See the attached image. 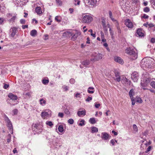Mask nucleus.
I'll return each instance as SVG.
<instances>
[{
  "label": "nucleus",
  "mask_w": 155,
  "mask_h": 155,
  "mask_svg": "<svg viewBox=\"0 0 155 155\" xmlns=\"http://www.w3.org/2000/svg\"><path fill=\"white\" fill-rule=\"evenodd\" d=\"M80 123L78 124L79 126H82L84 125L85 124L84 123L85 121L84 120H80Z\"/></svg>",
  "instance_id": "473e14b6"
},
{
  "label": "nucleus",
  "mask_w": 155,
  "mask_h": 155,
  "mask_svg": "<svg viewBox=\"0 0 155 155\" xmlns=\"http://www.w3.org/2000/svg\"><path fill=\"white\" fill-rule=\"evenodd\" d=\"M86 111L84 109L82 110H79L77 112V114L78 116L81 117L82 116H84L86 114Z\"/></svg>",
  "instance_id": "4468645a"
},
{
  "label": "nucleus",
  "mask_w": 155,
  "mask_h": 155,
  "mask_svg": "<svg viewBox=\"0 0 155 155\" xmlns=\"http://www.w3.org/2000/svg\"><path fill=\"white\" fill-rule=\"evenodd\" d=\"M92 17L89 15H85L83 16L82 22L84 23H89L92 20Z\"/></svg>",
  "instance_id": "423d86ee"
},
{
  "label": "nucleus",
  "mask_w": 155,
  "mask_h": 155,
  "mask_svg": "<svg viewBox=\"0 0 155 155\" xmlns=\"http://www.w3.org/2000/svg\"><path fill=\"white\" fill-rule=\"evenodd\" d=\"M102 22L103 27L105 28L106 27L105 21L104 20L102 21Z\"/></svg>",
  "instance_id": "680f3d73"
},
{
  "label": "nucleus",
  "mask_w": 155,
  "mask_h": 155,
  "mask_svg": "<svg viewBox=\"0 0 155 155\" xmlns=\"http://www.w3.org/2000/svg\"><path fill=\"white\" fill-rule=\"evenodd\" d=\"M33 127H34V128H35V129H34V130H36V131H38L39 132H41V130L43 128L42 123L41 122L39 124H35Z\"/></svg>",
  "instance_id": "0eeeda50"
},
{
  "label": "nucleus",
  "mask_w": 155,
  "mask_h": 155,
  "mask_svg": "<svg viewBox=\"0 0 155 155\" xmlns=\"http://www.w3.org/2000/svg\"><path fill=\"white\" fill-rule=\"evenodd\" d=\"M35 11L38 14H40L42 13V10L41 8L40 7H37L35 8Z\"/></svg>",
  "instance_id": "4be33fe9"
},
{
  "label": "nucleus",
  "mask_w": 155,
  "mask_h": 155,
  "mask_svg": "<svg viewBox=\"0 0 155 155\" xmlns=\"http://www.w3.org/2000/svg\"><path fill=\"white\" fill-rule=\"evenodd\" d=\"M18 112V110L16 109H14L12 111V112L14 115L16 114H17Z\"/></svg>",
  "instance_id": "864d4df0"
},
{
  "label": "nucleus",
  "mask_w": 155,
  "mask_h": 155,
  "mask_svg": "<svg viewBox=\"0 0 155 155\" xmlns=\"http://www.w3.org/2000/svg\"><path fill=\"white\" fill-rule=\"evenodd\" d=\"M125 24L128 28H132L133 27V24L130 20L129 19H127L125 20Z\"/></svg>",
  "instance_id": "9d476101"
},
{
  "label": "nucleus",
  "mask_w": 155,
  "mask_h": 155,
  "mask_svg": "<svg viewBox=\"0 0 155 155\" xmlns=\"http://www.w3.org/2000/svg\"><path fill=\"white\" fill-rule=\"evenodd\" d=\"M64 112L67 115H69L70 114V111L68 108H66L64 109Z\"/></svg>",
  "instance_id": "72a5a7b5"
},
{
  "label": "nucleus",
  "mask_w": 155,
  "mask_h": 155,
  "mask_svg": "<svg viewBox=\"0 0 155 155\" xmlns=\"http://www.w3.org/2000/svg\"><path fill=\"white\" fill-rule=\"evenodd\" d=\"M151 144V142L150 141H149L148 143H145V145L146 146L150 145Z\"/></svg>",
  "instance_id": "69168bd1"
},
{
  "label": "nucleus",
  "mask_w": 155,
  "mask_h": 155,
  "mask_svg": "<svg viewBox=\"0 0 155 155\" xmlns=\"http://www.w3.org/2000/svg\"><path fill=\"white\" fill-rule=\"evenodd\" d=\"M40 104L42 106H45L46 104V101L43 98H41L39 100Z\"/></svg>",
  "instance_id": "6ab92c4d"
},
{
  "label": "nucleus",
  "mask_w": 155,
  "mask_h": 155,
  "mask_svg": "<svg viewBox=\"0 0 155 155\" xmlns=\"http://www.w3.org/2000/svg\"><path fill=\"white\" fill-rule=\"evenodd\" d=\"M134 94V90L133 89H132L129 92V95L130 98L133 97V96Z\"/></svg>",
  "instance_id": "5701e85b"
},
{
  "label": "nucleus",
  "mask_w": 155,
  "mask_h": 155,
  "mask_svg": "<svg viewBox=\"0 0 155 155\" xmlns=\"http://www.w3.org/2000/svg\"><path fill=\"white\" fill-rule=\"evenodd\" d=\"M125 52L130 56V59L134 60L137 58V52L136 49H126Z\"/></svg>",
  "instance_id": "f03ea898"
},
{
  "label": "nucleus",
  "mask_w": 155,
  "mask_h": 155,
  "mask_svg": "<svg viewBox=\"0 0 155 155\" xmlns=\"http://www.w3.org/2000/svg\"><path fill=\"white\" fill-rule=\"evenodd\" d=\"M150 79L148 78H144L141 80V87L144 90L147 89L146 87L150 83Z\"/></svg>",
  "instance_id": "39448f33"
},
{
  "label": "nucleus",
  "mask_w": 155,
  "mask_h": 155,
  "mask_svg": "<svg viewBox=\"0 0 155 155\" xmlns=\"http://www.w3.org/2000/svg\"><path fill=\"white\" fill-rule=\"evenodd\" d=\"M58 129L59 132L61 133H62L64 131L63 127L62 125L59 126Z\"/></svg>",
  "instance_id": "cd10ccee"
},
{
  "label": "nucleus",
  "mask_w": 155,
  "mask_h": 155,
  "mask_svg": "<svg viewBox=\"0 0 155 155\" xmlns=\"http://www.w3.org/2000/svg\"><path fill=\"white\" fill-rule=\"evenodd\" d=\"M90 64V61L89 60H84L82 62V64L86 67L88 66Z\"/></svg>",
  "instance_id": "a211bd4d"
},
{
  "label": "nucleus",
  "mask_w": 155,
  "mask_h": 155,
  "mask_svg": "<svg viewBox=\"0 0 155 155\" xmlns=\"http://www.w3.org/2000/svg\"><path fill=\"white\" fill-rule=\"evenodd\" d=\"M89 32H90L91 33V35L93 37L95 38L96 37V35L95 34H93L92 33L93 31L92 29H90L88 31Z\"/></svg>",
  "instance_id": "79ce46f5"
},
{
  "label": "nucleus",
  "mask_w": 155,
  "mask_h": 155,
  "mask_svg": "<svg viewBox=\"0 0 155 155\" xmlns=\"http://www.w3.org/2000/svg\"><path fill=\"white\" fill-rule=\"evenodd\" d=\"M89 94H93L94 92V88L92 87H89L87 90Z\"/></svg>",
  "instance_id": "aec40b11"
},
{
  "label": "nucleus",
  "mask_w": 155,
  "mask_h": 155,
  "mask_svg": "<svg viewBox=\"0 0 155 155\" xmlns=\"http://www.w3.org/2000/svg\"><path fill=\"white\" fill-rule=\"evenodd\" d=\"M75 82V81L74 79L71 78L70 80V82L71 84H74Z\"/></svg>",
  "instance_id": "3c124183"
},
{
  "label": "nucleus",
  "mask_w": 155,
  "mask_h": 155,
  "mask_svg": "<svg viewBox=\"0 0 155 155\" xmlns=\"http://www.w3.org/2000/svg\"><path fill=\"white\" fill-rule=\"evenodd\" d=\"M136 102H137L138 103H142V101L141 99L139 97L138 98H137L136 100Z\"/></svg>",
  "instance_id": "58836bf2"
},
{
  "label": "nucleus",
  "mask_w": 155,
  "mask_h": 155,
  "mask_svg": "<svg viewBox=\"0 0 155 155\" xmlns=\"http://www.w3.org/2000/svg\"><path fill=\"white\" fill-rule=\"evenodd\" d=\"M8 96L9 98L13 100H16L17 99V96L12 93H9Z\"/></svg>",
  "instance_id": "2eb2a0df"
},
{
  "label": "nucleus",
  "mask_w": 155,
  "mask_h": 155,
  "mask_svg": "<svg viewBox=\"0 0 155 155\" xmlns=\"http://www.w3.org/2000/svg\"><path fill=\"white\" fill-rule=\"evenodd\" d=\"M143 11L145 12H148L150 11V8L148 7H146L144 8Z\"/></svg>",
  "instance_id": "e433bc0d"
},
{
  "label": "nucleus",
  "mask_w": 155,
  "mask_h": 155,
  "mask_svg": "<svg viewBox=\"0 0 155 155\" xmlns=\"http://www.w3.org/2000/svg\"><path fill=\"white\" fill-rule=\"evenodd\" d=\"M80 1L79 0H74V4L75 5H78L80 4Z\"/></svg>",
  "instance_id": "4c0bfd02"
},
{
  "label": "nucleus",
  "mask_w": 155,
  "mask_h": 155,
  "mask_svg": "<svg viewBox=\"0 0 155 155\" xmlns=\"http://www.w3.org/2000/svg\"><path fill=\"white\" fill-rule=\"evenodd\" d=\"M139 77L138 74L136 72H134L131 75V78L134 82L137 81Z\"/></svg>",
  "instance_id": "1a4fd4ad"
},
{
  "label": "nucleus",
  "mask_w": 155,
  "mask_h": 155,
  "mask_svg": "<svg viewBox=\"0 0 155 155\" xmlns=\"http://www.w3.org/2000/svg\"><path fill=\"white\" fill-rule=\"evenodd\" d=\"M80 35V34L78 33L77 34H75L72 38V39H75L78 36V35Z\"/></svg>",
  "instance_id": "a18cd8bd"
},
{
  "label": "nucleus",
  "mask_w": 155,
  "mask_h": 155,
  "mask_svg": "<svg viewBox=\"0 0 155 155\" xmlns=\"http://www.w3.org/2000/svg\"><path fill=\"white\" fill-rule=\"evenodd\" d=\"M109 16L110 18L113 17L112 12L111 11H109Z\"/></svg>",
  "instance_id": "49530a36"
},
{
  "label": "nucleus",
  "mask_w": 155,
  "mask_h": 155,
  "mask_svg": "<svg viewBox=\"0 0 155 155\" xmlns=\"http://www.w3.org/2000/svg\"><path fill=\"white\" fill-rule=\"evenodd\" d=\"M91 132L92 133H94L95 132H97L98 131V128L94 127H91Z\"/></svg>",
  "instance_id": "393cba45"
},
{
  "label": "nucleus",
  "mask_w": 155,
  "mask_h": 155,
  "mask_svg": "<svg viewBox=\"0 0 155 155\" xmlns=\"http://www.w3.org/2000/svg\"><path fill=\"white\" fill-rule=\"evenodd\" d=\"M114 60L115 62L120 64H123L124 63V61L123 59L117 56L114 57Z\"/></svg>",
  "instance_id": "9b49d317"
},
{
  "label": "nucleus",
  "mask_w": 155,
  "mask_h": 155,
  "mask_svg": "<svg viewBox=\"0 0 155 155\" xmlns=\"http://www.w3.org/2000/svg\"><path fill=\"white\" fill-rule=\"evenodd\" d=\"M75 97L76 98H81V95L80 93H77L75 95Z\"/></svg>",
  "instance_id": "8fccbe9b"
},
{
  "label": "nucleus",
  "mask_w": 155,
  "mask_h": 155,
  "mask_svg": "<svg viewBox=\"0 0 155 155\" xmlns=\"http://www.w3.org/2000/svg\"><path fill=\"white\" fill-rule=\"evenodd\" d=\"M110 136L106 132H104L101 133V139L104 140H107L110 139Z\"/></svg>",
  "instance_id": "6e6552de"
},
{
  "label": "nucleus",
  "mask_w": 155,
  "mask_h": 155,
  "mask_svg": "<svg viewBox=\"0 0 155 155\" xmlns=\"http://www.w3.org/2000/svg\"><path fill=\"white\" fill-rule=\"evenodd\" d=\"M58 16H56L55 18V20L58 22H59L61 21V20L60 19H58Z\"/></svg>",
  "instance_id": "052dcab7"
},
{
  "label": "nucleus",
  "mask_w": 155,
  "mask_h": 155,
  "mask_svg": "<svg viewBox=\"0 0 155 155\" xmlns=\"http://www.w3.org/2000/svg\"><path fill=\"white\" fill-rule=\"evenodd\" d=\"M56 2L59 5H61L62 4V2L61 0H56Z\"/></svg>",
  "instance_id": "09e8293b"
},
{
  "label": "nucleus",
  "mask_w": 155,
  "mask_h": 155,
  "mask_svg": "<svg viewBox=\"0 0 155 155\" xmlns=\"http://www.w3.org/2000/svg\"><path fill=\"white\" fill-rule=\"evenodd\" d=\"M92 99V97H88L87 98L86 100V101L89 102Z\"/></svg>",
  "instance_id": "e2e57ef3"
},
{
  "label": "nucleus",
  "mask_w": 155,
  "mask_h": 155,
  "mask_svg": "<svg viewBox=\"0 0 155 155\" xmlns=\"http://www.w3.org/2000/svg\"><path fill=\"white\" fill-rule=\"evenodd\" d=\"M9 87V85L8 84H4L3 87L4 89H6L8 87Z\"/></svg>",
  "instance_id": "bf43d9fd"
},
{
  "label": "nucleus",
  "mask_w": 155,
  "mask_h": 155,
  "mask_svg": "<svg viewBox=\"0 0 155 155\" xmlns=\"http://www.w3.org/2000/svg\"><path fill=\"white\" fill-rule=\"evenodd\" d=\"M89 122L91 124H94L96 123L95 118H91L89 120Z\"/></svg>",
  "instance_id": "a878e982"
},
{
  "label": "nucleus",
  "mask_w": 155,
  "mask_h": 155,
  "mask_svg": "<svg viewBox=\"0 0 155 155\" xmlns=\"http://www.w3.org/2000/svg\"><path fill=\"white\" fill-rule=\"evenodd\" d=\"M100 106V104H95V107L96 108H98Z\"/></svg>",
  "instance_id": "0e129e2a"
},
{
  "label": "nucleus",
  "mask_w": 155,
  "mask_h": 155,
  "mask_svg": "<svg viewBox=\"0 0 155 155\" xmlns=\"http://www.w3.org/2000/svg\"><path fill=\"white\" fill-rule=\"evenodd\" d=\"M151 86L153 88L155 89V82L151 81L150 83Z\"/></svg>",
  "instance_id": "c03bdc74"
},
{
  "label": "nucleus",
  "mask_w": 155,
  "mask_h": 155,
  "mask_svg": "<svg viewBox=\"0 0 155 155\" xmlns=\"http://www.w3.org/2000/svg\"><path fill=\"white\" fill-rule=\"evenodd\" d=\"M151 41L152 43L155 42V38H152L151 39Z\"/></svg>",
  "instance_id": "774afa93"
},
{
  "label": "nucleus",
  "mask_w": 155,
  "mask_h": 155,
  "mask_svg": "<svg viewBox=\"0 0 155 155\" xmlns=\"http://www.w3.org/2000/svg\"><path fill=\"white\" fill-rule=\"evenodd\" d=\"M150 3L152 6H155V0H150Z\"/></svg>",
  "instance_id": "5fc2aeb1"
},
{
  "label": "nucleus",
  "mask_w": 155,
  "mask_h": 155,
  "mask_svg": "<svg viewBox=\"0 0 155 155\" xmlns=\"http://www.w3.org/2000/svg\"><path fill=\"white\" fill-rule=\"evenodd\" d=\"M11 30H12V31L11 34V35L12 37H13L18 31V28L16 27H13L11 28Z\"/></svg>",
  "instance_id": "ddd939ff"
},
{
  "label": "nucleus",
  "mask_w": 155,
  "mask_h": 155,
  "mask_svg": "<svg viewBox=\"0 0 155 155\" xmlns=\"http://www.w3.org/2000/svg\"><path fill=\"white\" fill-rule=\"evenodd\" d=\"M127 0H120V4L121 6H124L126 5Z\"/></svg>",
  "instance_id": "412c9836"
},
{
  "label": "nucleus",
  "mask_w": 155,
  "mask_h": 155,
  "mask_svg": "<svg viewBox=\"0 0 155 155\" xmlns=\"http://www.w3.org/2000/svg\"><path fill=\"white\" fill-rule=\"evenodd\" d=\"M142 18L145 19H147L149 18V16L145 14H144Z\"/></svg>",
  "instance_id": "4d7b16f0"
},
{
  "label": "nucleus",
  "mask_w": 155,
  "mask_h": 155,
  "mask_svg": "<svg viewBox=\"0 0 155 155\" xmlns=\"http://www.w3.org/2000/svg\"><path fill=\"white\" fill-rule=\"evenodd\" d=\"M16 18V16L14 15L9 20L10 22H14Z\"/></svg>",
  "instance_id": "ea45409f"
},
{
  "label": "nucleus",
  "mask_w": 155,
  "mask_h": 155,
  "mask_svg": "<svg viewBox=\"0 0 155 155\" xmlns=\"http://www.w3.org/2000/svg\"><path fill=\"white\" fill-rule=\"evenodd\" d=\"M151 147L150 146H149L147 149L145 151V152L146 153H148V152L151 149Z\"/></svg>",
  "instance_id": "13d9d810"
},
{
  "label": "nucleus",
  "mask_w": 155,
  "mask_h": 155,
  "mask_svg": "<svg viewBox=\"0 0 155 155\" xmlns=\"http://www.w3.org/2000/svg\"><path fill=\"white\" fill-rule=\"evenodd\" d=\"M110 19L113 22H114L115 23V24L116 25L117 24H119L117 20L115 19L113 17L110 18Z\"/></svg>",
  "instance_id": "a19ab883"
},
{
  "label": "nucleus",
  "mask_w": 155,
  "mask_h": 155,
  "mask_svg": "<svg viewBox=\"0 0 155 155\" xmlns=\"http://www.w3.org/2000/svg\"><path fill=\"white\" fill-rule=\"evenodd\" d=\"M8 137H9L7 139V142L9 143L11 140V135L10 134H9L8 135Z\"/></svg>",
  "instance_id": "37998d69"
},
{
  "label": "nucleus",
  "mask_w": 155,
  "mask_h": 155,
  "mask_svg": "<svg viewBox=\"0 0 155 155\" xmlns=\"http://www.w3.org/2000/svg\"><path fill=\"white\" fill-rule=\"evenodd\" d=\"M115 74L116 77L115 80L118 82H120V78L119 72L117 71H116L115 73Z\"/></svg>",
  "instance_id": "f3484780"
},
{
  "label": "nucleus",
  "mask_w": 155,
  "mask_h": 155,
  "mask_svg": "<svg viewBox=\"0 0 155 155\" xmlns=\"http://www.w3.org/2000/svg\"><path fill=\"white\" fill-rule=\"evenodd\" d=\"M51 111L50 110H45L43 111L41 114V116L44 119H47L51 117Z\"/></svg>",
  "instance_id": "20e7f679"
},
{
  "label": "nucleus",
  "mask_w": 155,
  "mask_h": 155,
  "mask_svg": "<svg viewBox=\"0 0 155 155\" xmlns=\"http://www.w3.org/2000/svg\"><path fill=\"white\" fill-rule=\"evenodd\" d=\"M37 34V31L35 30H33L30 32V35L32 36H35Z\"/></svg>",
  "instance_id": "b1692460"
},
{
  "label": "nucleus",
  "mask_w": 155,
  "mask_h": 155,
  "mask_svg": "<svg viewBox=\"0 0 155 155\" xmlns=\"http://www.w3.org/2000/svg\"><path fill=\"white\" fill-rule=\"evenodd\" d=\"M68 122L70 124H72L74 123V121L73 119L71 118L68 120Z\"/></svg>",
  "instance_id": "c9c22d12"
},
{
  "label": "nucleus",
  "mask_w": 155,
  "mask_h": 155,
  "mask_svg": "<svg viewBox=\"0 0 155 155\" xmlns=\"http://www.w3.org/2000/svg\"><path fill=\"white\" fill-rule=\"evenodd\" d=\"M4 119L6 123L7 126L10 132L12 134L13 133V127L11 122L8 117L5 115L4 116Z\"/></svg>",
  "instance_id": "7ed1b4c3"
},
{
  "label": "nucleus",
  "mask_w": 155,
  "mask_h": 155,
  "mask_svg": "<svg viewBox=\"0 0 155 155\" xmlns=\"http://www.w3.org/2000/svg\"><path fill=\"white\" fill-rule=\"evenodd\" d=\"M133 129L134 130L135 132H137L138 131L137 127L136 125L134 124L133 125Z\"/></svg>",
  "instance_id": "f704fd0d"
},
{
  "label": "nucleus",
  "mask_w": 155,
  "mask_h": 155,
  "mask_svg": "<svg viewBox=\"0 0 155 155\" xmlns=\"http://www.w3.org/2000/svg\"><path fill=\"white\" fill-rule=\"evenodd\" d=\"M58 116L61 118H62L63 117L64 114L62 113L59 112L58 114Z\"/></svg>",
  "instance_id": "de8ad7c7"
},
{
  "label": "nucleus",
  "mask_w": 155,
  "mask_h": 155,
  "mask_svg": "<svg viewBox=\"0 0 155 155\" xmlns=\"http://www.w3.org/2000/svg\"><path fill=\"white\" fill-rule=\"evenodd\" d=\"M146 58H143L141 61V65L142 66L146 67H148L149 60Z\"/></svg>",
  "instance_id": "f8f14e48"
},
{
  "label": "nucleus",
  "mask_w": 155,
  "mask_h": 155,
  "mask_svg": "<svg viewBox=\"0 0 155 155\" xmlns=\"http://www.w3.org/2000/svg\"><path fill=\"white\" fill-rule=\"evenodd\" d=\"M89 1L90 4L93 5H96L97 3V0H89Z\"/></svg>",
  "instance_id": "bb28decb"
},
{
  "label": "nucleus",
  "mask_w": 155,
  "mask_h": 155,
  "mask_svg": "<svg viewBox=\"0 0 155 155\" xmlns=\"http://www.w3.org/2000/svg\"><path fill=\"white\" fill-rule=\"evenodd\" d=\"M143 31L141 29H138L137 31V33L139 37H142L144 36Z\"/></svg>",
  "instance_id": "dca6fc26"
},
{
  "label": "nucleus",
  "mask_w": 155,
  "mask_h": 155,
  "mask_svg": "<svg viewBox=\"0 0 155 155\" xmlns=\"http://www.w3.org/2000/svg\"><path fill=\"white\" fill-rule=\"evenodd\" d=\"M62 88L64 90V91H67L68 90L69 87L66 85H63L62 86Z\"/></svg>",
  "instance_id": "7c9ffc66"
},
{
  "label": "nucleus",
  "mask_w": 155,
  "mask_h": 155,
  "mask_svg": "<svg viewBox=\"0 0 155 155\" xmlns=\"http://www.w3.org/2000/svg\"><path fill=\"white\" fill-rule=\"evenodd\" d=\"M85 55L86 56L89 55L91 58L90 61L93 63L101 59L103 56L102 54L90 52V51L86 52Z\"/></svg>",
  "instance_id": "f257e3e1"
},
{
  "label": "nucleus",
  "mask_w": 155,
  "mask_h": 155,
  "mask_svg": "<svg viewBox=\"0 0 155 155\" xmlns=\"http://www.w3.org/2000/svg\"><path fill=\"white\" fill-rule=\"evenodd\" d=\"M49 81L48 79H46L45 78L43 79L42 81V83L45 85H46L48 84L49 83Z\"/></svg>",
  "instance_id": "c85d7f7f"
},
{
  "label": "nucleus",
  "mask_w": 155,
  "mask_h": 155,
  "mask_svg": "<svg viewBox=\"0 0 155 155\" xmlns=\"http://www.w3.org/2000/svg\"><path fill=\"white\" fill-rule=\"evenodd\" d=\"M110 143L112 144L113 146L115 145V140L113 139L111 140Z\"/></svg>",
  "instance_id": "6e6d98bb"
},
{
  "label": "nucleus",
  "mask_w": 155,
  "mask_h": 155,
  "mask_svg": "<svg viewBox=\"0 0 155 155\" xmlns=\"http://www.w3.org/2000/svg\"><path fill=\"white\" fill-rule=\"evenodd\" d=\"M20 21L21 24H23L25 23V20L23 19H21L20 20Z\"/></svg>",
  "instance_id": "338daca9"
},
{
  "label": "nucleus",
  "mask_w": 155,
  "mask_h": 155,
  "mask_svg": "<svg viewBox=\"0 0 155 155\" xmlns=\"http://www.w3.org/2000/svg\"><path fill=\"white\" fill-rule=\"evenodd\" d=\"M45 123L46 125H48L51 127H52L53 126V124L51 121H47Z\"/></svg>",
  "instance_id": "c756f323"
},
{
  "label": "nucleus",
  "mask_w": 155,
  "mask_h": 155,
  "mask_svg": "<svg viewBox=\"0 0 155 155\" xmlns=\"http://www.w3.org/2000/svg\"><path fill=\"white\" fill-rule=\"evenodd\" d=\"M131 101H132V104L133 105H134L135 104V101L133 97L130 98Z\"/></svg>",
  "instance_id": "603ef678"
},
{
  "label": "nucleus",
  "mask_w": 155,
  "mask_h": 155,
  "mask_svg": "<svg viewBox=\"0 0 155 155\" xmlns=\"http://www.w3.org/2000/svg\"><path fill=\"white\" fill-rule=\"evenodd\" d=\"M116 27H117V29L118 33H120V34L121 33V30L120 28V27L119 26V24H116Z\"/></svg>",
  "instance_id": "2f4dec72"
}]
</instances>
